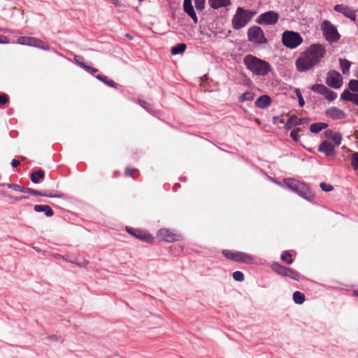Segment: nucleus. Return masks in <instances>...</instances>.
<instances>
[{"label": "nucleus", "instance_id": "nucleus-35", "mask_svg": "<svg viewBox=\"0 0 358 358\" xmlns=\"http://www.w3.org/2000/svg\"><path fill=\"white\" fill-rule=\"evenodd\" d=\"M281 259L285 262L288 264H292L294 262V259L292 258V255L289 251H284L281 254Z\"/></svg>", "mask_w": 358, "mask_h": 358}, {"label": "nucleus", "instance_id": "nucleus-12", "mask_svg": "<svg viewBox=\"0 0 358 358\" xmlns=\"http://www.w3.org/2000/svg\"><path fill=\"white\" fill-rule=\"evenodd\" d=\"M279 15L277 12L269 10L258 16L256 22L259 24L273 25L277 23Z\"/></svg>", "mask_w": 358, "mask_h": 358}, {"label": "nucleus", "instance_id": "nucleus-38", "mask_svg": "<svg viewBox=\"0 0 358 358\" xmlns=\"http://www.w3.org/2000/svg\"><path fill=\"white\" fill-rule=\"evenodd\" d=\"M294 92L296 94V96L298 98L299 100V104L301 107H303L305 105V101L303 98L302 94L301 92V90L299 88H296L294 90Z\"/></svg>", "mask_w": 358, "mask_h": 358}, {"label": "nucleus", "instance_id": "nucleus-6", "mask_svg": "<svg viewBox=\"0 0 358 358\" xmlns=\"http://www.w3.org/2000/svg\"><path fill=\"white\" fill-rule=\"evenodd\" d=\"M282 42L285 47L294 49L302 43L303 38L298 32L285 31L282 36Z\"/></svg>", "mask_w": 358, "mask_h": 358}, {"label": "nucleus", "instance_id": "nucleus-50", "mask_svg": "<svg viewBox=\"0 0 358 358\" xmlns=\"http://www.w3.org/2000/svg\"><path fill=\"white\" fill-rule=\"evenodd\" d=\"M324 134L326 138H331L334 132L332 130H327Z\"/></svg>", "mask_w": 358, "mask_h": 358}, {"label": "nucleus", "instance_id": "nucleus-27", "mask_svg": "<svg viewBox=\"0 0 358 358\" xmlns=\"http://www.w3.org/2000/svg\"><path fill=\"white\" fill-rule=\"evenodd\" d=\"M328 127V124L325 122H316L310 124V131L312 133L317 134L319 133L324 129H326Z\"/></svg>", "mask_w": 358, "mask_h": 358}, {"label": "nucleus", "instance_id": "nucleus-10", "mask_svg": "<svg viewBox=\"0 0 358 358\" xmlns=\"http://www.w3.org/2000/svg\"><path fill=\"white\" fill-rule=\"evenodd\" d=\"M248 38L250 42L255 43H265L267 42L263 30L258 26H253L248 29Z\"/></svg>", "mask_w": 358, "mask_h": 358}, {"label": "nucleus", "instance_id": "nucleus-25", "mask_svg": "<svg viewBox=\"0 0 358 358\" xmlns=\"http://www.w3.org/2000/svg\"><path fill=\"white\" fill-rule=\"evenodd\" d=\"M34 210L37 213L43 212L47 217H52L54 215L53 210L48 205H35Z\"/></svg>", "mask_w": 358, "mask_h": 358}, {"label": "nucleus", "instance_id": "nucleus-29", "mask_svg": "<svg viewBox=\"0 0 358 358\" xmlns=\"http://www.w3.org/2000/svg\"><path fill=\"white\" fill-rule=\"evenodd\" d=\"M186 48H187V45L185 43H178L171 48V53L173 55L182 54L185 52Z\"/></svg>", "mask_w": 358, "mask_h": 358}, {"label": "nucleus", "instance_id": "nucleus-3", "mask_svg": "<svg viewBox=\"0 0 358 358\" xmlns=\"http://www.w3.org/2000/svg\"><path fill=\"white\" fill-rule=\"evenodd\" d=\"M283 183L287 189L297 194L301 198L308 201H312L315 198L314 194L311 192L308 186L300 180L289 178L284 179Z\"/></svg>", "mask_w": 358, "mask_h": 358}, {"label": "nucleus", "instance_id": "nucleus-17", "mask_svg": "<svg viewBox=\"0 0 358 358\" xmlns=\"http://www.w3.org/2000/svg\"><path fill=\"white\" fill-rule=\"evenodd\" d=\"M325 115L334 120H342L346 117V114L343 110L335 106L326 109Z\"/></svg>", "mask_w": 358, "mask_h": 358}, {"label": "nucleus", "instance_id": "nucleus-44", "mask_svg": "<svg viewBox=\"0 0 358 358\" xmlns=\"http://www.w3.org/2000/svg\"><path fill=\"white\" fill-rule=\"evenodd\" d=\"M7 187L9 189H13L14 191L20 192L22 191V186H20V185H19L17 184H14V183L8 184Z\"/></svg>", "mask_w": 358, "mask_h": 358}, {"label": "nucleus", "instance_id": "nucleus-48", "mask_svg": "<svg viewBox=\"0 0 358 358\" xmlns=\"http://www.w3.org/2000/svg\"><path fill=\"white\" fill-rule=\"evenodd\" d=\"M8 43V38L7 36L3 35H0V43L1 44H5Z\"/></svg>", "mask_w": 358, "mask_h": 358}, {"label": "nucleus", "instance_id": "nucleus-4", "mask_svg": "<svg viewBox=\"0 0 358 358\" xmlns=\"http://www.w3.org/2000/svg\"><path fill=\"white\" fill-rule=\"evenodd\" d=\"M256 12L247 10L242 7L236 9L235 15L232 17L231 25L234 29L239 30L246 26L251 20Z\"/></svg>", "mask_w": 358, "mask_h": 358}, {"label": "nucleus", "instance_id": "nucleus-31", "mask_svg": "<svg viewBox=\"0 0 358 358\" xmlns=\"http://www.w3.org/2000/svg\"><path fill=\"white\" fill-rule=\"evenodd\" d=\"M305 295L299 291H296L293 294V301L296 304H302L305 301Z\"/></svg>", "mask_w": 358, "mask_h": 358}, {"label": "nucleus", "instance_id": "nucleus-14", "mask_svg": "<svg viewBox=\"0 0 358 358\" xmlns=\"http://www.w3.org/2000/svg\"><path fill=\"white\" fill-rule=\"evenodd\" d=\"M126 231L131 236L140 240L150 241L152 239V237L150 234L139 229H134L130 227H127Z\"/></svg>", "mask_w": 358, "mask_h": 358}, {"label": "nucleus", "instance_id": "nucleus-36", "mask_svg": "<svg viewBox=\"0 0 358 358\" xmlns=\"http://www.w3.org/2000/svg\"><path fill=\"white\" fill-rule=\"evenodd\" d=\"M331 138L337 146L341 145L342 136L339 132H334Z\"/></svg>", "mask_w": 358, "mask_h": 358}, {"label": "nucleus", "instance_id": "nucleus-46", "mask_svg": "<svg viewBox=\"0 0 358 358\" xmlns=\"http://www.w3.org/2000/svg\"><path fill=\"white\" fill-rule=\"evenodd\" d=\"M74 60H75V62L81 68H82L81 64H85L83 62V58L81 56L76 55L74 57Z\"/></svg>", "mask_w": 358, "mask_h": 358}, {"label": "nucleus", "instance_id": "nucleus-41", "mask_svg": "<svg viewBox=\"0 0 358 358\" xmlns=\"http://www.w3.org/2000/svg\"><path fill=\"white\" fill-rule=\"evenodd\" d=\"M206 0H194L195 7L198 10H203L205 8Z\"/></svg>", "mask_w": 358, "mask_h": 358}, {"label": "nucleus", "instance_id": "nucleus-45", "mask_svg": "<svg viewBox=\"0 0 358 358\" xmlns=\"http://www.w3.org/2000/svg\"><path fill=\"white\" fill-rule=\"evenodd\" d=\"M8 102V99L7 95L6 94L0 93V106L4 105Z\"/></svg>", "mask_w": 358, "mask_h": 358}, {"label": "nucleus", "instance_id": "nucleus-11", "mask_svg": "<svg viewBox=\"0 0 358 358\" xmlns=\"http://www.w3.org/2000/svg\"><path fill=\"white\" fill-rule=\"evenodd\" d=\"M325 81L329 87L339 89L343 85V78L338 71L331 70L327 73Z\"/></svg>", "mask_w": 358, "mask_h": 358}, {"label": "nucleus", "instance_id": "nucleus-28", "mask_svg": "<svg viewBox=\"0 0 358 358\" xmlns=\"http://www.w3.org/2000/svg\"><path fill=\"white\" fill-rule=\"evenodd\" d=\"M44 177V171L41 169H38L31 174V180L34 183H39L40 180H43Z\"/></svg>", "mask_w": 358, "mask_h": 358}, {"label": "nucleus", "instance_id": "nucleus-59", "mask_svg": "<svg viewBox=\"0 0 358 358\" xmlns=\"http://www.w3.org/2000/svg\"><path fill=\"white\" fill-rule=\"evenodd\" d=\"M138 1H139L140 2H142V1H143L144 0H138Z\"/></svg>", "mask_w": 358, "mask_h": 358}, {"label": "nucleus", "instance_id": "nucleus-49", "mask_svg": "<svg viewBox=\"0 0 358 358\" xmlns=\"http://www.w3.org/2000/svg\"><path fill=\"white\" fill-rule=\"evenodd\" d=\"M33 189L32 188L22 187L21 192L32 194Z\"/></svg>", "mask_w": 358, "mask_h": 358}, {"label": "nucleus", "instance_id": "nucleus-21", "mask_svg": "<svg viewBox=\"0 0 358 358\" xmlns=\"http://www.w3.org/2000/svg\"><path fill=\"white\" fill-rule=\"evenodd\" d=\"M305 123V119L299 118L296 115H291L285 124L284 128L286 130L291 129L294 126L301 125Z\"/></svg>", "mask_w": 358, "mask_h": 358}, {"label": "nucleus", "instance_id": "nucleus-51", "mask_svg": "<svg viewBox=\"0 0 358 358\" xmlns=\"http://www.w3.org/2000/svg\"><path fill=\"white\" fill-rule=\"evenodd\" d=\"M10 164L13 168H16L20 164V162L19 160L14 159L12 160Z\"/></svg>", "mask_w": 358, "mask_h": 358}, {"label": "nucleus", "instance_id": "nucleus-43", "mask_svg": "<svg viewBox=\"0 0 358 358\" xmlns=\"http://www.w3.org/2000/svg\"><path fill=\"white\" fill-rule=\"evenodd\" d=\"M320 187L324 192H330L334 189L332 185L327 184L325 182H321L320 184Z\"/></svg>", "mask_w": 358, "mask_h": 358}, {"label": "nucleus", "instance_id": "nucleus-54", "mask_svg": "<svg viewBox=\"0 0 358 358\" xmlns=\"http://www.w3.org/2000/svg\"><path fill=\"white\" fill-rule=\"evenodd\" d=\"M28 197L26 196H21L20 199H17V198H15V200H18V199H27Z\"/></svg>", "mask_w": 358, "mask_h": 358}, {"label": "nucleus", "instance_id": "nucleus-56", "mask_svg": "<svg viewBox=\"0 0 358 358\" xmlns=\"http://www.w3.org/2000/svg\"><path fill=\"white\" fill-rule=\"evenodd\" d=\"M355 76L358 79V69L357 70V71L355 72Z\"/></svg>", "mask_w": 358, "mask_h": 358}, {"label": "nucleus", "instance_id": "nucleus-15", "mask_svg": "<svg viewBox=\"0 0 358 358\" xmlns=\"http://www.w3.org/2000/svg\"><path fill=\"white\" fill-rule=\"evenodd\" d=\"M334 10L342 13L345 17L355 21L356 19V14L355 10L348 6L344 4L336 5L334 8Z\"/></svg>", "mask_w": 358, "mask_h": 358}, {"label": "nucleus", "instance_id": "nucleus-7", "mask_svg": "<svg viewBox=\"0 0 358 358\" xmlns=\"http://www.w3.org/2000/svg\"><path fill=\"white\" fill-rule=\"evenodd\" d=\"M222 253L227 259L236 262L248 264L254 260L253 257L243 252H233L229 250H223Z\"/></svg>", "mask_w": 358, "mask_h": 358}, {"label": "nucleus", "instance_id": "nucleus-26", "mask_svg": "<svg viewBox=\"0 0 358 358\" xmlns=\"http://www.w3.org/2000/svg\"><path fill=\"white\" fill-rule=\"evenodd\" d=\"M339 65L341 69L342 73L344 75H347L350 73V69L352 63L346 59L339 58Z\"/></svg>", "mask_w": 358, "mask_h": 358}, {"label": "nucleus", "instance_id": "nucleus-32", "mask_svg": "<svg viewBox=\"0 0 358 358\" xmlns=\"http://www.w3.org/2000/svg\"><path fill=\"white\" fill-rule=\"evenodd\" d=\"M138 104L143 108H144L145 110H147L148 113H150V114L155 115V114L157 113V110H155V109H152V108L151 107V105L149 103H148L147 101H144V100L139 99L138 100Z\"/></svg>", "mask_w": 358, "mask_h": 358}, {"label": "nucleus", "instance_id": "nucleus-8", "mask_svg": "<svg viewBox=\"0 0 358 358\" xmlns=\"http://www.w3.org/2000/svg\"><path fill=\"white\" fill-rule=\"evenodd\" d=\"M17 43L20 45L36 47L45 50L50 49L49 45L46 43L41 39L31 36H20L17 39Z\"/></svg>", "mask_w": 358, "mask_h": 358}, {"label": "nucleus", "instance_id": "nucleus-2", "mask_svg": "<svg viewBox=\"0 0 358 358\" xmlns=\"http://www.w3.org/2000/svg\"><path fill=\"white\" fill-rule=\"evenodd\" d=\"M243 64L248 70L257 76H265L272 71L268 62L252 55H247L243 59Z\"/></svg>", "mask_w": 358, "mask_h": 358}, {"label": "nucleus", "instance_id": "nucleus-13", "mask_svg": "<svg viewBox=\"0 0 358 358\" xmlns=\"http://www.w3.org/2000/svg\"><path fill=\"white\" fill-rule=\"evenodd\" d=\"M311 90L325 96V99L329 101H334L337 97V93L329 89L324 85L315 84L311 86Z\"/></svg>", "mask_w": 358, "mask_h": 358}, {"label": "nucleus", "instance_id": "nucleus-40", "mask_svg": "<svg viewBox=\"0 0 358 358\" xmlns=\"http://www.w3.org/2000/svg\"><path fill=\"white\" fill-rule=\"evenodd\" d=\"M301 131L300 128L294 129L291 133L290 136L295 142H298L299 140V132Z\"/></svg>", "mask_w": 358, "mask_h": 358}, {"label": "nucleus", "instance_id": "nucleus-47", "mask_svg": "<svg viewBox=\"0 0 358 358\" xmlns=\"http://www.w3.org/2000/svg\"><path fill=\"white\" fill-rule=\"evenodd\" d=\"M136 171H137V170H136V169H130L127 168V169H126V170H125V175H126L127 176L134 177L133 173H134V172H136Z\"/></svg>", "mask_w": 358, "mask_h": 358}, {"label": "nucleus", "instance_id": "nucleus-39", "mask_svg": "<svg viewBox=\"0 0 358 358\" xmlns=\"http://www.w3.org/2000/svg\"><path fill=\"white\" fill-rule=\"evenodd\" d=\"M232 275L233 278L236 281L242 282L244 280V274L241 271H236L233 273Z\"/></svg>", "mask_w": 358, "mask_h": 358}, {"label": "nucleus", "instance_id": "nucleus-52", "mask_svg": "<svg viewBox=\"0 0 358 358\" xmlns=\"http://www.w3.org/2000/svg\"><path fill=\"white\" fill-rule=\"evenodd\" d=\"M48 338L50 340H56V339H57V336L53 335V336H49Z\"/></svg>", "mask_w": 358, "mask_h": 358}, {"label": "nucleus", "instance_id": "nucleus-53", "mask_svg": "<svg viewBox=\"0 0 358 358\" xmlns=\"http://www.w3.org/2000/svg\"><path fill=\"white\" fill-rule=\"evenodd\" d=\"M278 118H279V117H278V116H274V117H273V123H276V122H277V121H278Z\"/></svg>", "mask_w": 358, "mask_h": 358}, {"label": "nucleus", "instance_id": "nucleus-1", "mask_svg": "<svg viewBox=\"0 0 358 358\" xmlns=\"http://www.w3.org/2000/svg\"><path fill=\"white\" fill-rule=\"evenodd\" d=\"M326 54L325 46L320 43L310 45L295 61L299 72H306L319 64Z\"/></svg>", "mask_w": 358, "mask_h": 358}, {"label": "nucleus", "instance_id": "nucleus-37", "mask_svg": "<svg viewBox=\"0 0 358 358\" xmlns=\"http://www.w3.org/2000/svg\"><path fill=\"white\" fill-rule=\"evenodd\" d=\"M351 164L355 170H358V152H355L352 155Z\"/></svg>", "mask_w": 358, "mask_h": 358}, {"label": "nucleus", "instance_id": "nucleus-16", "mask_svg": "<svg viewBox=\"0 0 358 358\" xmlns=\"http://www.w3.org/2000/svg\"><path fill=\"white\" fill-rule=\"evenodd\" d=\"M32 195L34 196H45L50 198H59V199H65V194L57 190H51V191H39L37 189H33Z\"/></svg>", "mask_w": 358, "mask_h": 358}, {"label": "nucleus", "instance_id": "nucleus-24", "mask_svg": "<svg viewBox=\"0 0 358 358\" xmlns=\"http://www.w3.org/2000/svg\"><path fill=\"white\" fill-rule=\"evenodd\" d=\"M271 103V100L268 95H262L255 101V106L259 108H266Z\"/></svg>", "mask_w": 358, "mask_h": 358}, {"label": "nucleus", "instance_id": "nucleus-9", "mask_svg": "<svg viewBox=\"0 0 358 358\" xmlns=\"http://www.w3.org/2000/svg\"><path fill=\"white\" fill-rule=\"evenodd\" d=\"M271 267L273 271L281 275L289 277L296 281L300 280L301 275L299 272L290 268L282 266L278 262H273Z\"/></svg>", "mask_w": 358, "mask_h": 358}, {"label": "nucleus", "instance_id": "nucleus-19", "mask_svg": "<svg viewBox=\"0 0 358 358\" xmlns=\"http://www.w3.org/2000/svg\"><path fill=\"white\" fill-rule=\"evenodd\" d=\"M183 10L195 24L198 22V17L192 6V0L183 1Z\"/></svg>", "mask_w": 358, "mask_h": 358}, {"label": "nucleus", "instance_id": "nucleus-55", "mask_svg": "<svg viewBox=\"0 0 358 358\" xmlns=\"http://www.w3.org/2000/svg\"><path fill=\"white\" fill-rule=\"evenodd\" d=\"M353 295L358 297V290H355L353 292Z\"/></svg>", "mask_w": 358, "mask_h": 358}, {"label": "nucleus", "instance_id": "nucleus-57", "mask_svg": "<svg viewBox=\"0 0 358 358\" xmlns=\"http://www.w3.org/2000/svg\"><path fill=\"white\" fill-rule=\"evenodd\" d=\"M125 36H126L127 38H129V39H131V37L129 36V34H127L125 35Z\"/></svg>", "mask_w": 358, "mask_h": 358}, {"label": "nucleus", "instance_id": "nucleus-34", "mask_svg": "<svg viewBox=\"0 0 358 358\" xmlns=\"http://www.w3.org/2000/svg\"><path fill=\"white\" fill-rule=\"evenodd\" d=\"M255 93L250 91H247L243 93L239 98V101L241 102H244L246 101H252L254 99Z\"/></svg>", "mask_w": 358, "mask_h": 358}, {"label": "nucleus", "instance_id": "nucleus-5", "mask_svg": "<svg viewBox=\"0 0 358 358\" xmlns=\"http://www.w3.org/2000/svg\"><path fill=\"white\" fill-rule=\"evenodd\" d=\"M324 38L329 43L337 42L340 38L337 28L329 20H324L321 24Z\"/></svg>", "mask_w": 358, "mask_h": 358}, {"label": "nucleus", "instance_id": "nucleus-30", "mask_svg": "<svg viewBox=\"0 0 358 358\" xmlns=\"http://www.w3.org/2000/svg\"><path fill=\"white\" fill-rule=\"evenodd\" d=\"M95 78L99 80V81L103 83L104 84H106V85L109 86V87H114V88H116L117 87V83H115L113 80H110L109 79L107 76H102V75H96L95 76Z\"/></svg>", "mask_w": 358, "mask_h": 358}, {"label": "nucleus", "instance_id": "nucleus-42", "mask_svg": "<svg viewBox=\"0 0 358 358\" xmlns=\"http://www.w3.org/2000/svg\"><path fill=\"white\" fill-rule=\"evenodd\" d=\"M82 69H85L89 73L92 74L93 73L97 72L98 69L92 66H88L86 64H81Z\"/></svg>", "mask_w": 358, "mask_h": 358}, {"label": "nucleus", "instance_id": "nucleus-18", "mask_svg": "<svg viewBox=\"0 0 358 358\" xmlns=\"http://www.w3.org/2000/svg\"><path fill=\"white\" fill-rule=\"evenodd\" d=\"M157 236L166 242H174L179 241L180 236L173 233L169 229H161L157 232Z\"/></svg>", "mask_w": 358, "mask_h": 358}, {"label": "nucleus", "instance_id": "nucleus-23", "mask_svg": "<svg viewBox=\"0 0 358 358\" xmlns=\"http://www.w3.org/2000/svg\"><path fill=\"white\" fill-rule=\"evenodd\" d=\"M210 6L213 9H219L230 6L231 0H208Z\"/></svg>", "mask_w": 358, "mask_h": 358}, {"label": "nucleus", "instance_id": "nucleus-20", "mask_svg": "<svg viewBox=\"0 0 358 358\" xmlns=\"http://www.w3.org/2000/svg\"><path fill=\"white\" fill-rule=\"evenodd\" d=\"M318 151L324 153L327 157L335 156L334 146L327 141H324L320 143Z\"/></svg>", "mask_w": 358, "mask_h": 358}, {"label": "nucleus", "instance_id": "nucleus-33", "mask_svg": "<svg viewBox=\"0 0 358 358\" xmlns=\"http://www.w3.org/2000/svg\"><path fill=\"white\" fill-rule=\"evenodd\" d=\"M348 90L352 93H358V79H352L348 84Z\"/></svg>", "mask_w": 358, "mask_h": 358}, {"label": "nucleus", "instance_id": "nucleus-22", "mask_svg": "<svg viewBox=\"0 0 358 358\" xmlns=\"http://www.w3.org/2000/svg\"><path fill=\"white\" fill-rule=\"evenodd\" d=\"M341 99L352 102L358 106V93H352L348 90H344L341 94Z\"/></svg>", "mask_w": 358, "mask_h": 358}, {"label": "nucleus", "instance_id": "nucleus-58", "mask_svg": "<svg viewBox=\"0 0 358 358\" xmlns=\"http://www.w3.org/2000/svg\"><path fill=\"white\" fill-rule=\"evenodd\" d=\"M21 158L22 160H24L25 159V157H22Z\"/></svg>", "mask_w": 358, "mask_h": 358}]
</instances>
